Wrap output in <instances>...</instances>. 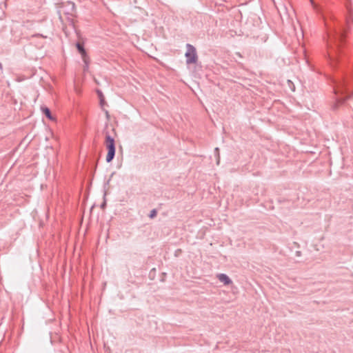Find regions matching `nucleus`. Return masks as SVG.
I'll list each match as a JSON object with an SVG mask.
<instances>
[{
    "instance_id": "obj_1",
    "label": "nucleus",
    "mask_w": 353,
    "mask_h": 353,
    "mask_svg": "<svg viewBox=\"0 0 353 353\" xmlns=\"http://www.w3.org/2000/svg\"><path fill=\"white\" fill-rule=\"evenodd\" d=\"M105 144L108 150L106 161L110 163L114 158L116 150L114 139L108 133H106L105 134Z\"/></svg>"
},
{
    "instance_id": "obj_2",
    "label": "nucleus",
    "mask_w": 353,
    "mask_h": 353,
    "mask_svg": "<svg viewBox=\"0 0 353 353\" xmlns=\"http://www.w3.org/2000/svg\"><path fill=\"white\" fill-rule=\"evenodd\" d=\"M186 52L185 54V57L186 58V63H196L198 61V56L196 54V48L191 44H186Z\"/></svg>"
},
{
    "instance_id": "obj_3",
    "label": "nucleus",
    "mask_w": 353,
    "mask_h": 353,
    "mask_svg": "<svg viewBox=\"0 0 353 353\" xmlns=\"http://www.w3.org/2000/svg\"><path fill=\"white\" fill-rule=\"evenodd\" d=\"M334 83V93L335 95L338 94H343L345 93L347 90V83L345 79H341L340 80L333 81Z\"/></svg>"
},
{
    "instance_id": "obj_4",
    "label": "nucleus",
    "mask_w": 353,
    "mask_h": 353,
    "mask_svg": "<svg viewBox=\"0 0 353 353\" xmlns=\"http://www.w3.org/2000/svg\"><path fill=\"white\" fill-rule=\"evenodd\" d=\"M343 38L344 36L341 32H334L332 34H328V39L327 41L328 49L332 48V43L338 47L342 42Z\"/></svg>"
},
{
    "instance_id": "obj_5",
    "label": "nucleus",
    "mask_w": 353,
    "mask_h": 353,
    "mask_svg": "<svg viewBox=\"0 0 353 353\" xmlns=\"http://www.w3.org/2000/svg\"><path fill=\"white\" fill-rule=\"evenodd\" d=\"M76 47H77L79 52L81 54L83 61L85 63L84 70H87L88 69V66H89V59H89V57L87 54V52L84 48L83 44L81 43H77Z\"/></svg>"
},
{
    "instance_id": "obj_6",
    "label": "nucleus",
    "mask_w": 353,
    "mask_h": 353,
    "mask_svg": "<svg viewBox=\"0 0 353 353\" xmlns=\"http://www.w3.org/2000/svg\"><path fill=\"white\" fill-rule=\"evenodd\" d=\"M347 99V97L344 98H335L334 101H333L330 105L331 110L332 111H336L339 109V108L344 103Z\"/></svg>"
},
{
    "instance_id": "obj_7",
    "label": "nucleus",
    "mask_w": 353,
    "mask_h": 353,
    "mask_svg": "<svg viewBox=\"0 0 353 353\" xmlns=\"http://www.w3.org/2000/svg\"><path fill=\"white\" fill-rule=\"evenodd\" d=\"M216 277L219 279V281L221 283H223L224 285H230L232 283L230 278L225 274H217Z\"/></svg>"
},
{
    "instance_id": "obj_8",
    "label": "nucleus",
    "mask_w": 353,
    "mask_h": 353,
    "mask_svg": "<svg viewBox=\"0 0 353 353\" xmlns=\"http://www.w3.org/2000/svg\"><path fill=\"white\" fill-rule=\"evenodd\" d=\"M41 110L48 119H49L50 120L54 119V118L52 117V115L51 114L50 110L48 108H47L46 106H43V107L42 106L41 108Z\"/></svg>"
},
{
    "instance_id": "obj_9",
    "label": "nucleus",
    "mask_w": 353,
    "mask_h": 353,
    "mask_svg": "<svg viewBox=\"0 0 353 353\" xmlns=\"http://www.w3.org/2000/svg\"><path fill=\"white\" fill-rule=\"evenodd\" d=\"M68 6L70 8V10L68 12H65V14L72 16L73 12H74V10H75L74 3H72V2H68Z\"/></svg>"
},
{
    "instance_id": "obj_10",
    "label": "nucleus",
    "mask_w": 353,
    "mask_h": 353,
    "mask_svg": "<svg viewBox=\"0 0 353 353\" xmlns=\"http://www.w3.org/2000/svg\"><path fill=\"white\" fill-rule=\"evenodd\" d=\"M214 154L216 156V163L219 164L220 156H219V148H216L214 149Z\"/></svg>"
},
{
    "instance_id": "obj_11",
    "label": "nucleus",
    "mask_w": 353,
    "mask_h": 353,
    "mask_svg": "<svg viewBox=\"0 0 353 353\" xmlns=\"http://www.w3.org/2000/svg\"><path fill=\"white\" fill-rule=\"evenodd\" d=\"M97 93L99 94V97L100 98V104L102 105L103 103L104 102L103 95L101 91L97 90Z\"/></svg>"
},
{
    "instance_id": "obj_12",
    "label": "nucleus",
    "mask_w": 353,
    "mask_h": 353,
    "mask_svg": "<svg viewBox=\"0 0 353 353\" xmlns=\"http://www.w3.org/2000/svg\"><path fill=\"white\" fill-rule=\"evenodd\" d=\"M157 210L155 209H153L152 210L150 211V213L149 214V217L150 219H153V218H154L157 216Z\"/></svg>"
},
{
    "instance_id": "obj_13",
    "label": "nucleus",
    "mask_w": 353,
    "mask_h": 353,
    "mask_svg": "<svg viewBox=\"0 0 353 353\" xmlns=\"http://www.w3.org/2000/svg\"><path fill=\"white\" fill-rule=\"evenodd\" d=\"M328 57H329V59H330V61H332V55H331V52H328Z\"/></svg>"
},
{
    "instance_id": "obj_14",
    "label": "nucleus",
    "mask_w": 353,
    "mask_h": 353,
    "mask_svg": "<svg viewBox=\"0 0 353 353\" xmlns=\"http://www.w3.org/2000/svg\"><path fill=\"white\" fill-rule=\"evenodd\" d=\"M296 255L298 256H301V252L300 251H296Z\"/></svg>"
},
{
    "instance_id": "obj_15",
    "label": "nucleus",
    "mask_w": 353,
    "mask_h": 353,
    "mask_svg": "<svg viewBox=\"0 0 353 353\" xmlns=\"http://www.w3.org/2000/svg\"><path fill=\"white\" fill-rule=\"evenodd\" d=\"M350 21H352L351 17H350V18L347 19V23H349L350 22Z\"/></svg>"
},
{
    "instance_id": "obj_16",
    "label": "nucleus",
    "mask_w": 353,
    "mask_h": 353,
    "mask_svg": "<svg viewBox=\"0 0 353 353\" xmlns=\"http://www.w3.org/2000/svg\"><path fill=\"white\" fill-rule=\"evenodd\" d=\"M347 8L348 10V12H349L350 14L351 15L352 14L351 9L349 7H347Z\"/></svg>"
},
{
    "instance_id": "obj_17",
    "label": "nucleus",
    "mask_w": 353,
    "mask_h": 353,
    "mask_svg": "<svg viewBox=\"0 0 353 353\" xmlns=\"http://www.w3.org/2000/svg\"><path fill=\"white\" fill-rule=\"evenodd\" d=\"M105 206V203H103L101 205V207L102 208H103Z\"/></svg>"
},
{
    "instance_id": "obj_18",
    "label": "nucleus",
    "mask_w": 353,
    "mask_h": 353,
    "mask_svg": "<svg viewBox=\"0 0 353 353\" xmlns=\"http://www.w3.org/2000/svg\"><path fill=\"white\" fill-rule=\"evenodd\" d=\"M68 20H70V21L72 23V19H71L70 17H68Z\"/></svg>"
},
{
    "instance_id": "obj_19",
    "label": "nucleus",
    "mask_w": 353,
    "mask_h": 353,
    "mask_svg": "<svg viewBox=\"0 0 353 353\" xmlns=\"http://www.w3.org/2000/svg\"><path fill=\"white\" fill-rule=\"evenodd\" d=\"M237 55H239V57H241V54L240 53H236Z\"/></svg>"
},
{
    "instance_id": "obj_20",
    "label": "nucleus",
    "mask_w": 353,
    "mask_h": 353,
    "mask_svg": "<svg viewBox=\"0 0 353 353\" xmlns=\"http://www.w3.org/2000/svg\"><path fill=\"white\" fill-rule=\"evenodd\" d=\"M311 3L314 4L313 0H310Z\"/></svg>"
}]
</instances>
